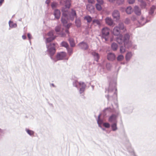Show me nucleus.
I'll return each mask as SVG.
<instances>
[{"label": "nucleus", "instance_id": "obj_22", "mask_svg": "<svg viewBox=\"0 0 156 156\" xmlns=\"http://www.w3.org/2000/svg\"><path fill=\"white\" fill-rule=\"evenodd\" d=\"M111 127L113 131H115L117 129V122H115L112 124V125Z\"/></svg>", "mask_w": 156, "mask_h": 156}, {"label": "nucleus", "instance_id": "obj_36", "mask_svg": "<svg viewBox=\"0 0 156 156\" xmlns=\"http://www.w3.org/2000/svg\"><path fill=\"white\" fill-rule=\"evenodd\" d=\"M112 67V66L111 64L109 63H108L106 65V67L108 70H110L111 67Z\"/></svg>", "mask_w": 156, "mask_h": 156}, {"label": "nucleus", "instance_id": "obj_25", "mask_svg": "<svg viewBox=\"0 0 156 156\" xmlns=\"http://www.w3.org/2000/svg\"><path fill=\"white\" fill-rule=\"evenodd\" d=\"M132 55V54L131 52H129L126 55V58L127 60H129L131 57Z\"/></svg>", "mask_w": 156, "mask_h": 156}, {"label": "nucleus", "instance_id": "obj_24", "mask_svg": "<svg viewBox=\"0 0 156 156\" xmlns=\"http://www.w3.org/2000/svg\"><path fill=\"white\" fill-rule=\"evenodd\" d=\"M75 23L77 27H80L81 25L80 20L79 19H76L75 20Z\"/></svg>", "mask_w": 156, "mask_h": 156}, {"label": "nucleus", "instance_id": "obj_55", "mask_svg": "<svg viewBox=\"0 0 156 156\" xmlns=\"http://www.w3.org/2000/svg\"><path fill=\"white\" fill-rule=\"evenodd\" d=\"M139 2L142 1V0H138Z\"/></svg>", "mask_w": 156, "mask_h": 156}, {"label": "nucleus", "instance_id": "obj_33", "mask_svg": "<svg viewBox=\"0 0 156 156\" xmlns=\"http://www.w3.org/2000/svg\"><path fill=\"white\" fill-rule=\"evenodd\" d=\"M61 44L62 46L66 48H67L69 46V45L67 43L64 41L62 42V43Z\"/></svg>", "mask_w": 156, "mask_h": 156}, {"label": "nucleus", "instance_id": "obj_35", "mask_svg": "<svg viewBox=\"0 0 156 156\" xmlns=\"http://www.w3.org/2000/svg\"><path fill=\"white\" fill-rule=\"evenodd\" d=\"M54 32L53 30L51 31L48 33V35L50 37H55L54 36Z\"/></svg>", "mask_w": 156, "mask_h": 156}, {"label": "nucleus", "instance_id": "obj_9", "mask_svg": "<svg viewBox=\"0 0 156 156\" xmlns=\"http://www.w3.org/2000/svg\"><path fill=\"white\" fill-rule=\"evenodd\" d=\"M120 30L118 26H116L114 27L113 30V34L114 35L118 36L120 34Z\"/></svg>", "mask_w": 156, "mask_h": 156}, {"label": "nucleus", "instance_id": "obj_50", "mask_svg": "<svg viewBox=\"0 0 156 156\" xmlns=\"http://www.w3.org/2000/svg\"><path fill=\"white\" fill-rule=\"evenodd\" d=\"M22 37L23 39H25L26 38V36L25 35H23Z\"/></svg>", "mask_w": 156, "mask_h": 156}, {"label": "nucleus", "instance_id": "obj_17", "mask_svg": "<svg viewBox=\"0 0 156 156\" xmlns=\"http://www.w3.org/2000/svg\"><path fill=\"white\" fill-rule=\"evenodd\" d=\"M87 9L90 12H91L94 11V6L91 4H88L86 6Z\"/></svg>", "mask_w": 156, "mask_h": 156}, {"label": "nucleus", "instance_id": "obj_12", "mask_svg": "<svg viewBox=\"0 0 156 156\" xmlns=\"http://www.w3.org/2000/svg\"><path fill=\"white\" fill-rule=\"evenodd\" d=\"M106 23L109 26H112L113 23V22L111 18L107 17L105 19Z\"/></svg>", "mask_w": 156, "mask_h": 156}, {"label": "nucleus", "instance_id": "obj_45", "mask_svg": "<svg viewBox=\"0 0 156 156\" xmlns=\"http://www.w3.org/2000/svg\"><path fill=\"white\" fill-rule=\"evenodd\" d=\"M128 2L130 4H132L135 2V0H128Z\"/></svg>", "mask_w": 156, "mask_h": 156}, {"label": "nucleus", "instance_id": "obj_28", "mask_svg": "<svg viewBox=\"0 0 156 156\" xmlns=\"http://www.w3.org/2000/svg\"><path fill=\"white\" fill-rule=\"evenodd\" d=\"M140 17V20H138L139 23L141 25H143L144 23V18L142 16H141Z\"/></svg>", "mask_w": 156, "mask_h": 156}, {"label": "nucleus", "instance_id": "obj_56", "mask_svg": "<svg viewBox=\"0 0 156 156\" xmlns=\"http://www.w3.org/2000/svg\"><path fill=\"white\" fill-rule=\"evenodd\" d=\"M112 40H112V39H111V41H112Z\"/></svg>", "mask_w": 156, "mask_h": 156}, {"label": "nucleus", "instance_id": "obj_26", "mask_svg": "<svg viewBox=\"0 0 156 156\" xmlns=\"http://www.w3.org/2000/svg\"><path fill=\"white\" fill-rule=\"evenodd\" d=\"M55 38V37H50L46 39V43H49L53 40Z\"/></svg>", "mask_w": 156, "mask_h": 156}, {"label": "nucleus", "instance_id": "obj_3", "mask_svg": "<svg viewBox=\"0 0 156 156\" xmlns=\"http://www.w3.org/2000/svg\"><path fill=\"white\" fill-rule=\"evenodd\" d=\"M57 43H51L48 46V50L52 58V56L55 54L56 52L55 46Z\"/></svg>", "mask_w": 156, "mask_h": 156}, {"label": "nucleus", "instance_id": "obj_52", "mask_svg": "<svg viewBox=\"0 0 156 156\" xmlns=\"http://www.w3.org/2000/svg\"><path fill=\"white\" fill-rule=\"evenodd\" d=\"M60 34L61 35V36L62 37H64L65 36V35L61 33Z\"/></svg>", "mask_w": 156, "mask_h": 156}, {"label": "nucleus", "instance_id": "obj_47", "mask_svg": "<svg viewBox=\"0 0 156 156\" xmlns=\"http://www.w3.org/2000/svg\"><path fill=\"white\" fill-rule=\"evenodd\" d=\"M131 19L132 20H133V21H134L136 20V18L135 16H133L131 17Z\"/></svg>", "mask_w": 156, "mask_h": 156}, {"label": "nucleus", "instance_id": "obj_32", "mask_svg": "<svg viewBox=\"0 0 156 156\" xmlns=\"http://www.w3.org/2000/svg\"><path fill=\"white\" fill-rule=\"evenodd\" d=\"M72 25V24L71 23H69L68 24L67 26H66V27L67 29H66L65 30V32L69 34V31L68 30V29Z\"/></svg>", "mask_w": 156, "mask_h": 156}, {"label": "nucleus", "instance_id": "obj_44", "mask_svg": "<svg viewBox=\"0 0 156 156\" xmlns=\"http://www.w3.org/2000/svg\"><path fill=\"white\" fill-rule=\"evenodd\" d=\"M97 2L100 4L102 5L103 3V0H96Z\"/></svg>", "mask_w": 156, "mask_h": 156}, {"label": "nucleus", "instance_id": "obj_14", "mask_svg": "<svg viewBox=\"0 0 156 156\" xmlns=\"http://www.w3.org/2000/svg\"><path fill=\"white\" fill-rule=\"evenodd\" d=\"M117 116L115 115H112L109 118L108 121L110 122H117L116 121Z\"/></svg>", "mask_w": 156, "mask_h": 156}, {"label": "nucleus", "instance_id": "obj_2", "mask_svg": "<svg viewBox=\"0 0 156 156\" xmlns=\"http://www.w3.org/2000/svg\"><path fill=\"white\" fill-rule=\"evenodd\" d=\"M129 36L128 34H126L125 35L124 37H123L122 34H119L117 36L116 38V41L119 44H122L124 43L125 47L129 48V46H127V44H129L130 42L129 41Z\"/></svg>", "mask_w": 156, "mask_h": 156}, {"label": "nucleus", "instance_id": "obj_42", "mask_svg": "<svg viewBox=\"0 0 156 156\" xmlns=\"http://www.w3.org/2000/svg\"><path fill=\"white\" fill-rule=\"evenodd\" d=\"M103 126L105 127L108 128L110 126V124L108 123H104L103 124Z\"/></svg>", "mask_w": 156, "mask_h": 156}, {"label": "nucleus", "instance_id": "obj_51", "mask_svg": "<svg viewBox=\"0 0 156 156\" xmlns=\"http://www.w3.org/2000/svg\"><path fill=\"white\" fill-rule=\"evenodd\" d=\"M50 0H47L46 2L47 4H49L50 2Z\"/></svg>", "mask_w": 156, "mask_h": 156}, {"label": "nucleus", "instance_id": "obj_27", "mask_svg": "<svg viewBox=\"0 0 156 156\" xmlns=\"http://www.w3.org/2000/svg\"><path fill=\"white\" fill-rule=\"evenodd\" d=\"M9 24L10 27L11 28L16 27L17 26L16 24L10 21L9 22Z\"/></svg>", "mask_w": 156, "mask_h": 156}, {"label": "nucleus", "instance_id": "obj_16", "mask_svg": "<svg viewBox=\"0 0 156 156\" xmlns=\"http://www.w3.org/2000/svg\"><path fill=\"white\" fill-rule=\"evenodd\" d=\"M54 15L56 19H59L60 16V11L58 9L55 10L54 12Z\"/></svg>", "mask_w": 156, "mask_h": 156}, {"label": "nucleus", "instance_id": "obj_19", "mask_svg": "<svg viewBox=\"0 0 156 156\" xmlns=\"http://www.w3.org/2000/svg\"><path fill=\"white\" fill-rule=\"evenodd\" d=\"M111 48L114 51H116L118 48V45L117 44L115 43H112V45H111Z\"/></svg>", "mask_w": 156, "mask_h": 156}, {"label": "nucleus", "instance_id": "obj_8", "mask_svg": "<svg viewBox=\"0 0 156 156\" xmlns=\"http://www.w3.org/2000/svg\"><path fill=\"white\" fill-rule=\"evenodd\" d=\"M78 45L80 48L84 50H86L88 48V44L83 42L80 43Z\"/></svg>", "mask_w": 156, "mask_h": 156}, {"label": "nucleus", "instance_id": "obj_53", "mask_svg": "<svg viewBox=\"0 0 156 156\" xmlns=\"http://www.w3.org/2000/svg\"><path fill=\"white\" fill-rule=\"evenodd\" d=\"M68 52L69 53H70L71 54L72 53V50L71 49H69L68 50Z\"/></svg>", "mask_w": 156, "mask_h": 156}, {"label": "nucleus", "instance_id": "obj_37", "mask_svg": "<svg viewBox=\"0 0 156 156\" xmlns=\"http://www.w3.org/2000/svg\"><path fill=\"white\" fill-rule=\"evenodd\" d=\"M27 132L31 136L33 135L34 134V132L32 130L27 129Z\"/></svg>", "mask_w": 156, "mask_h": 156}, {"label": "nucleus", "instance_id": "obj_46", "mask_svg": "<svg viewBox=\"0 0 156 156\" xmlns=\"http://www.w3.org/2000/svg\"><path fill=\"white\" fill-rule=\"evenodd\" d=\"M88 2L90 3H93L94 2V0H88Z\"/></svg>", "mask_w": 156, "mask_h": 156}, {"label": "nucleus", "instance_id": "obj_21", "mask_svg": "<svg viewBox=\"0 0 156 156\" xmlns=\"http://www.w3.org/2000/svg\"><path fill=\"white\" fill-rule=\"evenodd\" d=\"M69 41L71 47H74L75 45V44L73 39L72 38H69Z\"/></svg>", "mask_w": 156, "mask_h": 156}, {"label": "nucleus", "instance_id": "obj_39", "mask_svg": "<svg viewBox=\"0 0 156 156\" xmlns=\"http://www.w3.org/2000/svg\"><path fill=\"white\" fill-rule=\"evenodd\" d=\"M61 30V26H58L56 27L55 28V31L56 32H60Z\"/></svg>", "mask_w": 156, "mask_h": 156}, {"label": "nucleus", "instance_id": "obj_31", "mask_svg": "<svg viewBox=\"0 0 156 156\" xmlns=\"http://www.w3.org/2000/svg\"><path fill=\"white\" fill-rule=\"evenodd\" d=\"M124 59V56L123 55H120L118 56L117 58V60L118 61H120Z\"/></svg>", "mask_w": 156, "mask_h": 156}, {"label": "nucleus", "instance_id": "obj_6", "mask_svg": "<svg viewBox=\"0 0 156 156\" xmlns=\"http://www.w3.org/2000/svg\"><path fill=\"white\" fill-rule=\"evenodd\" d=\"M66 56V53L64 52H61L58 53L56 58L58 60H62L65 58Z\"/></svg>", "mask_w": 156, "mask_h": 156}, {"label": "nucleus", "instance_id": "obj_10", "mask_svg": "<svg viewBox=\"0 0 156 156\" xmlns=\"http://www.w3.org/2000/svg\"><path fill=\"white\" fill-rule=\"evenodd\" d=\"M69 16L70 19L72 20H73L74 19V18L76 17V11L73 10V9L71 10V12L70 14H69Z\"/></svg>", "mask_w": 156, "mask_h": 156}, {"label": "nucleus", "instance_id": "obj_13", "mask_svg": "<svg viewBox=\"0 0 156 156\" xmlns=\"http://www.w3.org/2000/svg\"><path fill=\"white\" fill-rule=\"evenodd\" d=\"M134 11L137 15L139 16L141 15V10L138 6H136L134 7Z\"/></svg>", "mask_w": 156, "mask_h": 156}, {"label": "nucleus", "instance_id": "obj_49", "mask_svg": "<svg viewBox=\"0 0 156 156\" xmlns=\"http://www.w3.org/2000/svg\"><path fill=\"white\" fill-rule=\"evenodd\" d=\"M4 0H0V6L2 5V3L4 2Z\"/></svg>", "mask_w": 156, "mask_h": 156}, {"label": "nucleus", "instance_id": "obj_1", "mask_svg": "<svg viewBox=\"0 0 156 156\" xmlns=\"http://www.w3.org/2000/svg\"><path fill=\"white\" fill-rule=\"evenodd\" d=\"M70 2V0H67L66 1L64 7L62 8V22L64 24L67 23L68 19V11L71 5Z\"/></svg>", "mask_w": 156, "mask_h": 156}, {"label": "nucleus", "instance_id": "obj_30", "mask_svg": "<svg viewBox=\"0 0 156 156\" xmlns=\"http://www.w3.org/2000/svg\"><path fill=\"white\" fill-rule=\"evenodd\" d=\"M96 7L97 9L99 11L101 10L102 9V7L101 5L99 4H96Z\"/></svg>", "mask_w": 156, "mask_h": 156}, {"label": "nucleus", "instance_id": "obj_38", "mask_svg": "<svg viewBox=\"0 0 156 156\" xmlns=\"http://www.w3.org/2000/svg\"><path fill=\"white\" fill-rule=\"evenodd\" d=\"M92 54L94 56L96 57L97 59H98L99 56V55L98 53L95 52H92Z\"/></svg>", "mask_w": 156, "mask_h": 156}, {"label": "nucleus", "instance_id": "obj_18", "mask_svg": "<svg viewBox=\"0 0 156 156\" xmlns=\"http://www.w3.org/2000/svg\"><path fill=\"white\" fill-rule=\"evenodd\" d=\"M101 20H94L93 21V23L94 24H96L99 26H100L101 24Z\"/></svg>", "mask_w": 156, "mask_h": 156}, {"label": "nucleus", "instance_id": "obj_23", "mask_svg": "<svg viewBox=\"0 0 156 156\" xmlns=\"http://www.w3.org/2000/svg\"><path fill=\"white\" fill-rule=\"evenodd\" d=\"M84 19L86 20L88 23H90L92 20V18L90 16H86L84 17Z\"/></svg>", "mask_w": 156, "mask_h": 156}, {"label": "nucleus", "instance_id": "obj_43", "mask_svg": "<svg viewBox=\"0 0 156 156\" xmlns=\"http://www.w3.org/2000/svg\"><path fill=\"white\" fill-rule=\"evenodd\" d=\"M130 20L129 18H126L124 21L125 23L126 24H128L130 23Z\"/></svg>", "mask_w": 156, "mask_h": 156}, {"label": "nucleus", "instance_id": "obj_20", "mask_svg": "<svg viewBox=\"0 0 156 156\" xmlns=\"http://www.w3.org/2000/svg\"><path fill=\"white\" fill-rule=\"evenodd\" d=\"M126 12L128 14H131L133 12L132 8L130 6L128 7L126 9Z\"/></svg>", "mask_w": 156, "mask_h": 156}, {"label": "nucleus", "instance_id": "obj_34", "mask_svg": "<svg viewBox=\"0 0 156 156\" xmlns=\"http://www.w3.org/2000/svg\"><path fill=\"white\" fill-rule=\"evenodd\" d=\"M125 51V47L121 46L120 49V52L121 53H123Z\"/></svg>", "mask_w": 156, "mask_h": 156}, {"label": "nucleus", "instance_id": "obj_5", "mask_svg": "<svg viewBox=\"0 0 156 156\" xmlns=\"http://www.w3.org/2000/svg\"><path fill=\"white\" fill-rule=\"evenodd\" d=\"M110 29L107 27H105L102 30V37L105 39V41H107L108 39L106 38L109 34Z\"/></svg>", "mask_w": 156, "mask_h": 156}, {"label": "nucleus", "instance_id": "obj_54", "mask_svg": "<svg viewBox=\"0 0 156 156\" xmlns=\"http://www.w3.org/2000/svg\"><path fill=\"white\" fill-rule=\"evenodd\" d=\"M151 11L152 12V13H153V9L152 8H151Z\"/></svg>", "mask_w": 156, "mask_h": 156}, {"label": "nucleus", "instance_id": "obj_11", "mask_svg": "<svg viewBox=\"0 0 156 156\" xmlns=\"http://www.w3.org/2000/svg\"><path fill=\"white\" fill-rule=\"evenodd\" d=\"M107 58L109 60L113 61L115 58V55L113 53H109L107 56Z\"/></svg>", "mask_w": 156, "mask_h": 156}, {"label": "nucleus", "instance_id": "obj_40", "mask_svg": "<svg viewBox=\"0 0 156 156\" xmlns=\"http://www.w3.org/2000/svg\"><path fill=\"white\" fill-rule=\"evenodd\" d=\"M124 2V0H116V3L119 5L122 4Z\"/></svg>", "mask_w": 156, "mask_h": 156}, {"label": "nucleus", "instance_id": "obj_48", "mask_svg": "<svg viewBox=\"0 0 156 156\" xmlns=\"http://www.w3.org/2000/svg\"><path fill=\"white\" fill-rule=\"evenodd\" d=\"M27 36L29 39H30L31 38V35L30 34L28 33L27 34Z\"/></svg>", "mask_w": 156, "mask_h": 156}, {"label": "nucleus", "instance_id": "obj_7", "mask_svg": "<svg viewBox=\"0 0 156 156\" xmlns=\"http://www.w3.org/2000/svg\"><path fill=\"white\" fill-rule=\"evenodd\" d=\"M112 16L116 20H119L120 19V14L119 11L117 10L113 11L112 14Z\"/></svg>", "mask_w": 156, "mask_h": 156}, {"label": "nucleus", "instance_id": "obj_15", "mask_svg": "<svg viewBox=\"0 0 156 156\" xmlns=\"http://www.w3.org/2000/svg\"><path fill=\"white\" fill-rule=\"evenodd\" d=\"M120 30H122V32H124L126 31V29L124 27V24L123 23H120L119 24V27H118Z\"/></svg>", "mask_w": 156, "mask_h": 156}, {"label": "nucleus", "instance_id": "obj_41", "mask_svg": "<svg viewBox=\"0 0 156 156\" xmlns=\"http://www.w3.org/2000/svg\"><path fill=\"white\" fill-rule=\"evenodd\" d=\"M57 5V4L56 2H53L51 4V7L53 9L55 8Z\"/></svg>", "mask_w": 156, "mask_h": 156}, {"label": "nucleus", "instance_id": "obj_4", "mask_svg": "<svg viewBox=\"0 0 156 156\" xmlns=\"http://www.w3.org/2000/svg\"><path fill=\"white\" fill-rule=\"evenodd\" d=\"M73 85L76 87H80V93H82L84 91L85 85L84 83L79 82L77 81H75L73 84Z\"/></svg>", "mask_w": 156, "mask_h": 156}, {"label": "nucleus", "instance_id": "obj_29", "mask_svg": "<svg viewBox=\"0 0 156 156\" xmlns=\"http://www.w3.org/2000/svg\"><path fill=\"white\" fill-rule=\"evenodd\" d=\"M140 2H141L140 5L141 7L142 8H145L146 5V3L144 2L143 0H142V1H140Z\"/></svg>", "mask_w": 156, "mask_h": 156}]
</instances>
